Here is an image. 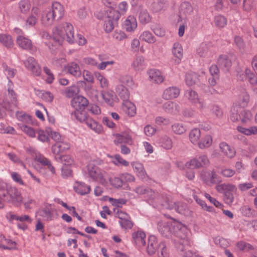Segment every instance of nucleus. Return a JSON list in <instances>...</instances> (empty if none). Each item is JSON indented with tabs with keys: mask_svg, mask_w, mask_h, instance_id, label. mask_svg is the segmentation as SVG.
I'll return each mask as SVG.
<instances>
[{
	"mask_svg": "<svg viewBox=\"0 0 257 257\" xmlns=\"http://www.w3.org/2000/svg\"><path fill=\"white\" fill-rule=\"evenodd\" d=\"M173 132L177 135H182L186 132V128L182 123H175L172 125Z\"/></svg>",
	"mask_w": 257,
	"mask_h": 257,
	"instance_id": "obj_52",
	"label": "nucleus"
},
{
	"mask_svg": "<svg viewBox=\"0 0 257 257\" xmlns=\"http://www.w3.org/2000/svg\"><path fill=\"white\" fill-rule=\"evenodd\" d=\"M58 158L63 165L71 166L74 164L73 159L69 155L60 156L58 157Z\"/></svg>",
	"mask_w": 257,
	"mask_h": 257,
	"instance_id": "obj_57",
	"label": "nucleus"
},
{
	"mask_svg": "<svg viewBox=\"0 0 257 257\" xmlns=\"http://www.w3.org/2000/svg\"><path fill=\"white\" fill-rule=\"evenodd\" d=\"M180 94V89L175 86L169 87L163 92V98L166 100L177 98Z\"/></svg>",
	"mask_w": 257,
	"mask_h": 257,
	"instance_id": "obj_19",
	"label": "nucleus"
},
{
	"mask_svg": "<svg viewBox=\"0 0 257 257\" xmlns=\"http://www.w3.org/2000/svg\"><path fill=\"white\" fill-rule=\"evenodd\" d=\"M198 79V75L195 73H187L185 76V81L188 86H192Z\"/></svg>",
	"mask_w": 257,
	"mask_h": 257,
	"instance_id": "obj_47",
	"label": "nucleus"
},
{
	"mask_svg": "<svg viewBox=\"0 0 257 257\" xmlns=\"http://www.w3.org/2000/svg\"><path fill=\"white\" fill-rule=\"evenodd\" d=\"M133 142L132 136L128 132H123L121 134L115 135V140H114L115 144L124 143L132 145Z\"/></svg>",
	"mask_w": 257,
	"mask_h": 257,
	"instance_id": "obj_17",
	"label": "nucleus"
},
{
	"mask_svg": "<svg viewBox=\"0 0 257 257\" xmlns=\"http://www.w3.org/2000/svg\"><path fill=\"white\" fill-rule=\"evenodd\" d=\"M16 42L20 47L26 50L32 49L33 47L31 40L24 35L18 36Z\"/></svg>",
	"mask_w": 257,
	"mask_h": 257,
	"instance_id": "obj_20",
	"label": "nucleus"
},
{
	"mask_svg": "<svg viewBox=\"0 0 257 257\" xmlns=\"http://www.w3.org/2000/svg\"><path fill=\"white\" fill-rule=\"evenodd\" d=\"M115 23H116V22L110 19H105L103 25V28L105 32L107 33H110L114 29Z\"/></svg>",
	"mask_w": 257,
	"mask_h": 257,
	"instance_id": "obj_53",
	"label": "nucleus"
},
{
	"mask_svg": "<svg viewBox=\"0 0 257 257\" xmlns=\"http://www.w3.org/2000/svg\"><path fill=\"white\" fill-rule=\"evenodd\" d=\"M88 100L81 95H78L73 98L71 104L76 110H84L88 106Z\"/></svg>",
	"mask_w": 257,
	"mask_h": 257,
	"instance_id": "obj_12",
	"label": "nucleus"
},
{
	"mask_svg": "<svg viewBox=\"0 0 257 257\" xmlns=\"http://www.w3.org/2000/svg\"><path fill=\"white\" fill-rule=\"evenodd\" d=\"M139 39L148 44H153L156 42L155 37L149 31H143L139 36Z\"/></svg>",
	"mask_w": 257,
	"mask_h": 257,
	"instance_id": "obj_30",
	"label": "nucleus"
},
{
	"mask_svg": "<svg viewBox=\"0 0 257 257\" xmlns=\"http://www.w3.org/2000/svg\"><path fill=\"white\" fill-rule=\"evenodd\" d=\"M155 122L158 125H167L170 124V119L162 116H157L155 118Z\"/></svg>",
	"mask_w": 257,
	"mask_h": 257,
	"instance_id": "obj_64",
	"label": "nucleus"
},
{
	"mask_svg": "<svg viewBox=\"0 0 257 257\" xmlns=\"http://www.w3.org/2000/svg\"><path fill=\"white\" fill-rule=\"evenodd\" d=\"M174 227L175 230V233L178 238L174 241L175 245L178 251H183L185 246L189 243L187 227L180 223H177Z\"/></svg>",
	"mask_w": 257,
	"mask_h": 257,
	"instance_id": "obj_4",
	"label": "nucleus"
},
{
	"mask_svg": "<svg viewBox=\"0 0 257 257\" xmlns=\"http://www.w3.org/2000/svg\"><path fill=\"white\" fill-rule=\"evenodd\" d=\"M212 143V138L207 135L202 138L198 143V146L201 149H204L209 147Z\"/></svg>",
	"mask_w": 257,
	"mask_h": 257,
	"instance_id": "obj_35",
	"label": "nucleus"
},
{
	"mask_svg": "<svg viewBox=\"0 0 257 257\" xmlns=\"http://www.w3.org/2000/svg\"><path fill=\"white\" fill-rule=\"evenodd\" d=\"M165 1L158 0L151 5V10L154 13L159 12L165 8Z\"/></svg>",
	"mask_w": 257,
	"mask_h": 257,
	"instance_id": "obj_40",
	"label": "nucleus"
},
{
	"mask_svg": "<svg viewBox=\"0 0 257 257\" xmlns=\"http://www.w3.org/2000/svg\"><path fill=\"white\" fill-rule=\"evenodd\" d=\"M158 228L160 233L165 236L169 237L171 234L169 224L167 222H160L158 224Z\"/></svg>",
	"mask_w": 257,
	"mask_h": 257,
	"instance_id": "obj_34",
	"label": "nucleus"
},
{
	"mask_svg": "<svg viewBox=\"0 0 257 257\" xmlns=\"http://www.w3.org/2000/svg\"><path fill=\"white\" fill-rule=\"evenodd\" d=\"M236 246L240 250H244L246 248L247 250H252L253 247L250 244L246 243L244 241H240L236 243Z\"/></svg>",
	"mask_w": 257,
	"mask_h": 257,
	"instance_id": "obj_62",
	"label": "nucleus"
},
{
	"mask_svg": "<svg viewBox=\"0 0 257 257\" xmlns=\"http://www.w3.org/2000/svg\"><path fill=\"white\" fill-rule=\"evenodd\" d=\"M72 175V170L70 166L63 165L61 168V175L63 178H67L71 176Z\"/></svg>",
	"mask_w": 257,
	"mask_h": 257,
	"instance_id": "obj_61",
	"label": "nucleus"
},
{
	"mask_svg": "<svg viewBox=\"0 0 257 257\" xmlns=\"http://www.w3.org/2000/svg\"><path fill=\"white\" fill-rule=\"evenodd\" d=\"M172 53L177 59V62L180 63L183 56V50L181 45L179 42L174 43L172 48Z\"/></svg>",
	"mask_w": 257,
	"mask_h": 257,
	"instance_id": "obj_27",
	"label": "nucleus"
},
{
	"mask_svg": "<svg viewBox=\"0 0 257 257\" xmlns=\"http://www.w3.org/2000/svg\"><path fill=\"white\" fill-rule=\"evenodd\" d=\"M112 38L117 41H122L127 37L124 32L121 30H115L112 34Z\"/></svg>",
	"mask_w": 257,
	"mask_h": 257,
	"instance_id": "obj_59",
	"label": "nucleus"
},
{
	"mask_svg": "<svg viewBox=\"0 0 257 257\" xmlns=\"http://www.w3.org/2000/svg\"><path fill=\"white\" fill-rule=\"evenodd\" d=\"M7 193L9 194L7 202L15 204L20 203L22 201L21 192L15 187L10 186L7 187Z\"/></svg>",
	"mask_w": 257,
	"mask_h": 257,
	"instance_id": "obj_10",
	"label": "nucleus"
},
{
	"mask_svg": "<svg viewBox=\"0 0 257 257\" xmlns=\"http://www.w3.org/2000/svg\"><path fill=\"white\" fill-rule=\"evenodd\" d=\"M112 161L114 164L117 166L122 165L126 167L129 165L128 162L123 159L119 155H115Z\"/></svg>",
	"mask_w": 257,
	"mask_h": 257,
	"instance_id": "obj_56",
	"label": "nucleus"
},
{
	"mask_svg": "<svg viewBox=\"0 0 257 257\" xmlns=\"http://www.w3.org/2000/svg\"><path fill=\"white\" fill-rule=\"evenodd\" d=\"M31 4L29 0H21L19 3V8L21 13L27 14L31 9Z\"/></svg>",
	"mask_w": 257,
	"mask_h": 257,
	"instance_id": "obj_46",
	"label": "nucleus"
},
{
	"mask_svg": "<svg viewBox=\"0 0 257 257\" xmlns=\"http://www.w3.org/2000/svg\"><path fill=\"white\" fill-rule=\"evenodd\" d=\"M67 72L73 76L79 77L81 75V71L79 64L75 62H71L65 67Z\"/></svg>",
	"mask_w": 257,
	"mask_h": 257,
	"instance_id": "obj_18",
	"label": "nucleus"
},
{
	"mask_svg": "<svg viewBox=\"0 0 257 257\" xmlns=\"http://www.w3.org/2000/svg\"><path fill=\"white\" fill-rule=\"evenodd\" d=\"M77 185L74 186L75 191L81 195H85L89 193L91 188L89 185L83 182H77Z\"/></svg>",
	"mask_w": 257,
	"mask_h": 257,
	"instance_id": "obj_32",
	"label": "nucleus"
},
{
	"mask_svg": "<svg viewBox=\"0 0 257 257\" xmlns=\"http://www.w3.org/2000/svg\"><path fill=\"white\" fill-rule=\"evenodd\" d=\"M241 212L243 215L248 217H254L257 216V212L251 209L247 205L242 206L241 209Z\"/></svg>",
	"mask_w": 257,
	"mask_h": 257,
	"instance_id": "obj_44",
	"label": "nucleus"
},
{
	"mask_svg": "<svg viewBox=\"0 0 257 257\" xmlns=\"http://www.w3.org/2000/svg\"><path fill=\"white\" fill-rule=\"evenodd\" d=\"M64 15L63 6L58 2L53 3L51 7L47 8L42 12L41 21L45 26H50L55 21H59Z\"/></svg>",
	"mask_w": 257,
	"mask_h": 257,
	"instance_id": "obj_1",
	"label": "nucleus"
},
{
	"mask_svg": "<svg viewBox=\"0 0 257 257\" xmlns=\"http://www.w3.org/2000/svg\"><path fill=\"white\" fill-rule=\"evenodd\" d=\"M160 143L162 146L165 149L169 150L172 147V140L167 136H164L161 138Z\"/></svg>",
	"mask_w": 257,
	"mask_h": 257,
	"instance_id": "obj_51",
	"label": "nucleus"
},
{
	"mask_svg": "<svg viewBox=\"0 0 257 257\" xmlns=\"http://www.w3.org/2000/svg\"><path fill=\"white\" fill-rule=\"evenodd\" d=\"M230 117L233 122L238 121L239 118L242 123H245L251 119L252 115L249 110L235 104L231 108Z\"/></svg>",
	"mask_w": 257,
	"mask_h": 257,
	"instance_id": "obj_5",
	"label": "nucleus"
},
{
	"mask_svg": "<svg viewBox=\"0 0 257 257\" xmlns=\"http://www.w3.org/2000/svg\"><path fill=\"white\" fill-rule=\"evenodd\" d=\"M79 92V88L76 85H72L66 88L64 95L68 98H74Z\"/></svg>",
	"mask_w": 257,
	"mask_h": 257,
	"instance_id": "obj_42",
	"label": "nucleus"
},
{
	"mask_svg": "<svg viewBox=\"0 0 257 257\" xmlns=\"http://www.w3.org/2000/svg\"><path fill=\"white\" fill-rule=\"evenodd\" d=\"M12 105L9 102L4 101L0 103V118L3 117L5 115L6 110H12Z\"/></svg>",
	"mask_w": 257,
	"mask_h": 257,
	"instance_id": "obj_54",
	"label": "nucleus"
},
{
	"mask_svg": "<svg viewBox=\"0 0 257 257\" xmlns=\"http://www.w3.org/2000/svg\"><path fill=\"white\" fill-rule=\"evenodd\" d=\"M239 99V104L237 105L243 108L247 106L249 101V94L245 91L242 92L240 95Z\"/></svg>",
	"mask_w": 257,
	"mask_h": 257,
	"instance_id": "obj_48",
	"label": "nucleus"
},
{
	"mask_svg": "<svg viewBox=\"0 0 257 257\" xmlns=\"http://www.w3.org/2000/svg\"><path fill=\"white\" fill-rule=\"evenodd\" d=\"M236 190L237 188L235 185L226 184V204H230L232 202Z\"/></svg>",
	"mask_w": 257,
	"mask_h": 257,
	"instance_id": "obj_24",
	"label": "nucleus"
},
{
	"mask_svg": "<svg viewBox=\"0 0 257 257\" xmlns=\"http://www.w3.org/2000/svg\"><path fill=\"white\" fill-rule=\"evenodd\" d=\"M150 80L156 84L163 82L165 78L161 71L156 69H151L148 71Z\"/></svg>",
	"mask_w": 257,
	"mask_h": 257,
	"instance_id": "obj_15",
	"label": "nucleus"
},
{
	"mask_svg": "<svg viewBox=\"0 0 257 257\" xmlns=\"http://www.w3.org/2000/svg\"><path fill=\"white\" fill-rule=\"evenodd\" d=\"M110 185L114 188L119 189L122 187L123 183L120 174L118 176H112L109 179Z\"/></svg>",
	"mask_w": 257,
	"mask_h": 257,
	"instance_id": "obj_38",
	"label": "nucleus"
},
{
	"mask_svg": "<svg viewBox=\"0 0 257 257\" xmlns=\"http://www.w3.org/2000/svg\"><path fill=\"white\" fill-rule=\"evenodd\" d=\"M132 241L134 244L138 247H141L145 246L146 245V234L141 230L135 231L132 234Z\"/></svg>",
	"mask_w": 257,
	"mask_h": 257,
	"instance_id": "obj_13",
	"label": "nucleus"
},
{
	"mask_svg": "<svg viewBox=\"0 0 257 257\" xmlns=\"http://www.w3.org/2000/svg\"><path fill=\"white\" fill-rule=\"evenodd\" d=\"M35 160L36 161L40 163L41 165L47 166V168L50 170L52 174H56L55 168L53 166L51 161L42 155H39L36 156Z\"/></svg>",
	"mask_w": 257,
	"mask_h": 257,
	"instance_id": "obj_21",
	"label": "nucleus"
},
{
	"mask_svg": "<svg viewBox=\"0 0 257 257\" xmlns=\"http://www.w3.org/2000/svg\"><path fill=\"white\" fill-rule=\"evenodd\" d=\"M95 76L99 82L100 86L102 88H106L108 86V81L101 74L98 72L95 73Z\"/></svg>",
	"mask_w": 257,
	"mask_h": 257,
	"instance_id": "obj_60",
	"label": "nucleus"
},
{
	"mask_svg": "<svg viewBox=\"0 0 257 257\" xmlns=\"http://www.w3.org/2000/svg\"><path fill=\"white\" fill-rule=\"evenodd\" d=\"M124 29L128 32H134L137 27L136 18L133 16H129L123 23Z\"/></svg>",
	"mask_w": 257,
	"mask_h": 257,
	"instance_id": "obj_22",
	"label": "nucleus"
},
{
	"mask_svg": "<svg viewBox=\"0 0 257 257\" xmlns=\"http://www.w3.org/2000/svg\"><path fill=\"white\" fill-rule=\"evenodd\" d=\"M0 43L8 48H11L14 45L12 37L7 34H0Z\"/></svg>",
	"mask_w": 257,
	"mask_h": 257,
	"instance_id": "obj_37",
	"label": "nucleus"
},
{
	"mask_svg": "<svg viewBox=\"0 0 257 257\" xmlns=\"http://www.w3.org/2000/svg\"><path fill=\"white\" fill-rule=\"evenodd\" d=\"M134 172L137 174V176L141 178L142 179H146L148 178L146 171L144 168V166L142 163L139 162H134L132 164Z\"/></svg>",
	"mask_w": 257,
	"mask_h": 257,
	"instance_id": "obj_25",
	"label": "nucleus"
},
{
	"mask_svg": "<svg viewBox=\"0 0 257 257\" xmlns=\"http://www.w3.org/2000/svg\"><path fill=\"white\" fill-rule=\"evenodd\" d=\"M88 172L89 177L94 181L98 182L101 184H105L106 180L104 178L105 172L101 170L96 166H88Z\"/></svg>",
	"mask_w": 257,
	"mask_h": 257,
	"instance_id": "obj_7",
	"label": "nucleus"
},
{
	"mask_svg": "<svg viewBox=\"0 0 257 257\" xmlns=\"http://www.w3.org/2000/svg\"><path fill=\"white\" fill-rule=\"evenodd\" d=\"M139 19L142 24H146L151 21V17L147 10H142L139 14Z\"/></svg>",
	"mask_w": 257,
	"mask_h": 257,
	"instance_id": "obj_41",
	"label": "nucleus"
},
{
	"mask_svg": "<svg viewBox=\"0 0 257 257\" xmlns=\"http://www.w3.org/2000/svg\"><path fill=\"white\" fill-rule=\"evenodd\" d=\"M83 110H76L74 115L75 118L82 123L85 124L90 117Z\"/></svg>",
	"mask_w": 257,
	"mask_h": 257,
	"instance_id": "obj_36",
	"label": "nucleus"
},
{
	"mask_svg": "<svg viewBox=\"0 0 257 257\" xmlns=\"http://www.w3.org/2000/svg\"><path fill=\"white\" fill-rule=\"evenodd\" d=\"M145 60L143 56H138L134 61L132 66L136 71L143 70L145 68Z\"/></svg>",
	"mask_w": 257,
	"mask_h": 257,
	"instance_id": "obj_43",
	"label": "nucleus"
},
{
	"mask_svg": "<svg viewBox=\"0 0 257 257\" xmlns=\"http://www.w3.org/2000/svg\"><path fill=\"white\" fill-rule=\"evenodd\" d=\"M3 67L9 80H10V78H13L15 76L17 72L16 69L8 67L5 63L3 64Z\"/></svg>",
	"mask_w": 257,
	"mask_h": 257,
	"instance_id": "obj_55",
	"label": "nucleus"
},
{
	"mask_svg": "<svg viewBox=\"0 0 257 257\" xmlns=\"http://www.w3.org/2000/svg\"><path fill=\"white\" fill-rule=\"evenodd\" d=\"M24 64L26 68L31 71L34 75L36 76H39L40 75L41 72V68L34 58L32 57H28L24 62Z\"/></svg>",
	"mask_w": 257,
	"mask_h": 257,
	"instance_id": "obj_11",
	"label": "nucleus"
},
{
	"mask_svg": "<svg viewBox=\"0 0 257 257\" xmlns=\"http://www.w3.org/2000/svg\"><path fill=\"white\" fill-rule=\"evenodd\" d=\"M114 93L112 91H106L102 93V96L104 100L109 105L113 104Z\"/></svg>",
	"mask_w": 257,
	"mask_h": 257,
	"instance_id": "obj_50",
	"label": "nucleus"
},
{
	"mask_svg": "<svg viewBox=\"0 0 257 257\" xmlns=\"http://www.w3.org/2000/svg\"><path fill=\"white\" fill-rule=\"evenodd\" d=\"M209 164V161L207 157L205 155H201L187 162L185 166L187 168L193 169L204 167Z\"/></svg>",
	"mask_w": 257,
	"mask_h": 257,
	"instance_id": "obj_8",
	"label": "nucleus"
},
{
	"mask_svg": "<svg viewBox=\"0 0 257 257\" xmlns=\"http://www.w3.org/2000/svg\"><path fill=\"white\" fill-rule=\"evenodd\" d=\"M119 223L122 228L125 229H131L133 226V223L130 220V217L122 220H119Z\"/></svg>",
	"mask_w": 257,
	"mask_h": 257,
	"instance_id": "obj_63",
	"label": "nucleus"
},
{
	"mask_svg": "<svg viewBox=\"0 0 257 257\" xmlns=\"http://www.w3.org/2000/svg\"><path fill=\"white\" fill-rule=\"evenodd\" d=\"M193 13V8L191 4L188 2H183L180 5V13L181 15L188 17Z\"/></svg>",
	"mask_w": 257,
	"mask_h": 257,
	"instance_id": "obj_29",
	"label": "nucleus"
},
{
	"mask_svg": "<svg viewBox=\"0 0 257 257\" xmlns=\"http://www.w3.org/2000/svg\"><path fill=\"white\" fill-rule=\"evenodd\" d=\"M122 108L123 112L128 116L132 117L136 114V107L135 105L130 101L123 102Z\"/></svg>",
	"mask_w": 257,
	"mask_h": 257,
	"instance_id": "obj_26",
	"label": "nucleus"
},
{
	"mask_svg": "<svg viewBox=\"0 0 257 257\" xmlns=\"http://www.w3.org/2000/svg\"><path fill=\"white\" fill-rule=\"evenodd\" d=\"M70 146L68 144L61 142L56 143L52 147V153L55 155H59L64 151L69 149Z\"/></svg>",
	"mask_w": 257,
	"mask_h": 257,
	"instance_id": "obj_28",
	"label": "nucleus"
},
{
	"mask_svg": "<svg viewBox=\"0 0 257 257\" xmlns=\"http://www.w3.org/2000/svg\"><path fill=\"white\" fill-rule=\"evenodd\" d=\"M163 110L167 113L176 115L180 111V106L177 103L173 101H167L163 105Z\"/></svg>",
	"mask_w": 257,
	"mask_h": 257,
	"instance_id": "obj_16",
	"label": "nucleus"
},
{
	"mask_svg": "<svg viewBox=\"0 0 257 257\" xmlns=\"http://www.w3.org/2000/svg\"><path fill=\"white\" fill-rule=\"evenodd\" d=\"M8 96L10 99V101H8L12 105V108L17 106V95L14 90V85L11 80L8 81L7 84ZM8 102L7 101H6Z\"/></svg>",
	"mask_w": 257,
	"mask_h": 257,
	"instance_id": "obj_14",
	"label": "nucleus"
},
{
	"mask_svg": "<svg viewBox=\"0 0 257 257\" xmlns=\"http://www.w3.org/2000/svg\"><path fill=\"white\" fill-rule=\"evenodd\" d=\"M161 204L164 208L170 210L174 209L177 212L182 215L187 216L190 215L191 213V211L185 203L172 202L168 197H166L165 201L163 203H161Z\"/></svg>",
	"mask_w": 257,
	"mask_h": 257,
	"instance_id": "obj_6",
	"label": "nucleus"
},
{
	"mask_svg": "<svg viewBox=\"0 0 257 257\" xmlns=\"http://www.w3.org/2000/svg\"><path fill=\"white\" fill-rule=\"evenodd\" d=\"M106 19H110L117 23L120 17V13L119 11L116 10L111 7L108 8L106 11Z\"/></svg>",
	"mask_w": 257,
	"mask_h": 257,
	"instance_id": "obj_33",
	"label": "nucleus"
},
{
	"mask_svg": "<svg viewBox=\"0 0 257 257\" xmlns=\"http://www.w3.org/2000/svg\"><path fill=\"white\" fill-rule=\"evenodd\" d=\"M19 120L22 122L19 124L21 130L29 137L32 138L35 137L36 133L35 130L24 124V123H31L32 122L31 116L27 114H23L19 116Z\"/></svg>",
	"mask_w": 257,
	"mask_h": 257,
	"instance_id": "obj_9",
	"label": "nucleus"
},
{
	"mask_svg": "<svg viewBox=\"0 0 257 257\" xmlns=\"http://www.w3.org/2000/svg\"><path fill=\"white\" fill-rule=\"evenodd\" d=\"M201 135L199 129L195 128L191 131L189 134V139L191 142L193 144L198 145Z\"/></svg>",
	"mask_w": 257,
	"mask_h": 257,
	"instance_id": "obj_39",
	"label": "nucleus"
},
{
	"mask_svg": "<svg viewBox=\"0 0 257 257\" xmlns=\"http://www.w3.org/2000/svg\"><path fill=\"white\" fill-rule=\"evenodd\" d=\"M62 25V27L56 28L54 32V39L59 43L65 40L70 44L74 43L75 39L73 26L67 22Z\"/></svg>",
	"mask_w": 257,
	"mask_h": 257,
	"instance_id": "obj_2",
	"label": "nucleus"
},
{
	"mask_svg": "<svg viewBox=\"0 0 257 257\" xmlns=\"http://www.w3.org/2000/svg\"><path fill=\"white\" fill-rule=\"evenodd\" d=\"M37 134V138L40 141L43 143L48 142L49 141V135L47 132L40 130L38 131Z\"/></svg>",
	"mask_w": 257,
	"mask_h": 257,
	"instance_id": "obj_58",
	"label": "nucleus"
},
{
	"mask_svg": "<svg viewBox=\"0 0 257 257\" xmlns=\"http://www.w3.org/2000/svg\"><path fill=\"white\" fill-rule=\"evenodd\" d=\"M115 90L117 94L123 102L129 101L130 93L127 88L119 84L116 86Z\"/></svg>",
	"mask_w": 257,
	"mask_h": 257,
	"instance_id": "obj_23",
	"label": "nucleus"
},
{
	"mask_svg": "<svg viewBox=\"0 0 257 257\" xmlns=\"http://www.w3.org/2000/svg\"><path fill=\"white\" fill-rule=\"evenodd\" d=\"M161 253V257H169L166 245L164 241L158 242L155 235H150L148 238L147 252L149 255L154 254L156 252Z\"/></svg>",
	"mask_w": 257,
	"mask_h": 257,
	"instance_id": "obj_3",
	"label": "nucleus"
},
{
	"mask_svg": "<svg viewBox=\"0 0 257 257\" xmlns=\"http://www.w3.org/2000/svg\"><path fill=\"white\" fill-rule=\"evenodd\" d=\"M119 81L121 83L125 84L126 86H127L128 87H133L135 85V83L133 81V79L132 77L130 75H121L119 77Z\"/></svg>",
	"mask_w": 257,
	"mask_h": 257,
	"instance_id": "obj_49",
	"label": "nucleus"
},
{
	"mask_svg": "<svg viewBox=\"0 0 257 257\" xmlns=\"http://www.w3.org/2000/svg\"><path fill=\"white\" fill-rule=\"evenodd\" d=\"M184 95L189 101L193 103H196L197 101H198V94L192 89L186 90Z\"/></svg>",
	"mask_w": 257,
	"mask_h": 257,
	"instance_id": "obj_45",
	"label": "nucleus"
},
{
	"mask_svg": "<svg viewBox=\"0 0 257 257\" xmlns=\"http://www.w3.org/2000/svg\"><path fill=\"white\" fill-rule=\"evenodd\" d=\"M87 126L96 133L101 134L103 132L102 125L92 119L91 117L85 123Z\"/></svg>",
	"mask_w": 257,
	"mask_h": 257,
	"instance_id": "obj_31",
	"label": "nucleus"
}]
</instances>
